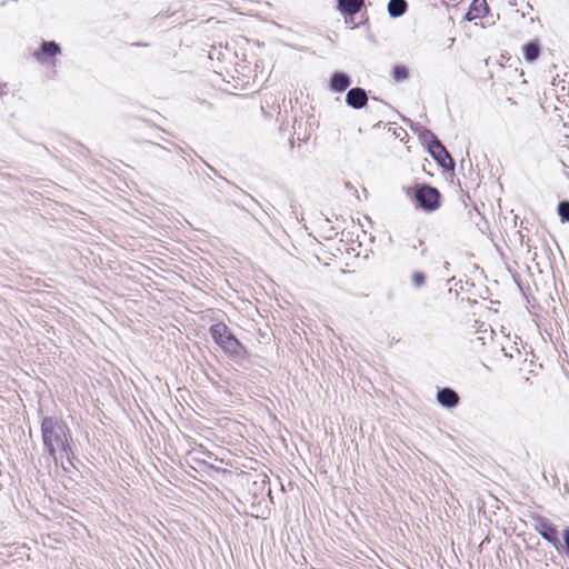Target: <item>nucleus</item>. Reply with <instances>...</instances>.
I'll list each match as a JSON object with an SVG mask.
<instances>
[{"label": "nucleus", "instance_id": "nucleus-12", "mask_svg": "<svg viewBox=\"0 0 569 569\" xmlns=\"http://www.w3.org/2000/svg\"><path fill=\"white\" fill-rule=\"evenodd\" d=\"M407 10L406 0H390L388 3V13L392 18L401 17Z\"/></svg>", "mask_w": 569, "mask_h": 569}, {"label": "nucleus", "instance_id": "nucleus-8", "mask_svg": "<svg viewBox=\"0 0 569 569\" xmlns=\"http://www.w3.org/2000/svg\"><path fill=\"white\" fill-rule=\"evenodd\" d=\"M437 400L445 408H455L459 402V397L455 390L442 388L437 392Z\"/></svg>", "mask_w": 569, "mask_h": 569}, {"label": "nucleus", "instance_id": "nucleus-9", "mask_svg": "<svg viewBox=\"0 0 569 569\" xmlns=\"http://www.w3.org/2000/svg\"><path fill=\"white\" fill-rule=\"evenodd\" d=\"M351 83L349 76L342 72H335L330 78V89L335 92L345 91Z\"/></svg>", "mask_w": 569, "mask_h": 569}, {"label": "nucleus", "instance_id": "nucleus-13", "mask_svg": "<svg viewBox=\"0 0 569 569\" xmlns=\"http://www.w3.org/2000/svg\"><path fill=\"white\" fill-rule=\"evenodd\" d=\"M487 10L486 0H473L470 11L467 13L468 20L479 18Z\"/></svg>", "mask_w": 569, "mask_h": 569}, {"label": "nucleus", "instance_id": "nucleus-11", "mask_svg": "<svg viewBox=\"0 0 569 569\" xmlns=\"http://www.w3.org/2000/svg\"><path fill=\"white\" fill-rule=\"evenodd\" d=\"M340 10L349 16H353L361 10L363 0H338Z\"/></svg>", "mask_w": 569, "mask_h": 569}, {"label": "nucleus", "instance_id": "nucleus-6", "mask_svg": "<svg viewBox=\"0 0 569 569\" xmlns=\"http://www.w3.org/2000/svg\"><path fill=\"white\" fill-rule=\"evenodd\" d=\"M430 152L441 167L453 168L455 163L451 156L439 141L433 143L430 148Z\"/></svg>", "mask_w": 569, "mask_h": 569}, {"label": "nucleus", "instance_id": "nucleus-14", "mask_svg": "<svg viewBox=\"0 0 569 569\" xmlns=\"http://www.w3.org/2000/svg\"><path fill=\"white\" fill-rule=\"evenodd\" d=\"M558 213L562 221H569V201H561L558 204Z\"/></svg>", "mask_w": 569, "mask_h": 569}, {"label": "nucleus", "instance_id": "nucleus-17", "mask_svg": "<svg viewBox=\"0 0 569 569\" xmlns=\"http://www.w3.org/2000/svg\"><path fill=\"white\" fill-rule=\"evenodd\" d=\"M563 540H565V543L569 550V528L565 529L563 530Z\"/></svg>", "mask_w": 569, "mask_h": 569}, {"label": "nucleus", "instance_id": "nucleus-5", "mask_svg": "<svg viewBox=\"0 0 569 569\" xmlns=\"http://www.w3.org/2000/svg\"><path fill=\"white\" fill-rule=\"evenodd\" d=\"M368 96L365 89L356 87L350 89L346 96V103L353 109H361L367 104Z\"/></svg>", "mask_w": 569, "mask_h": 569}, {"label": "nucleus", "instance_id": "nucleus-3", "mask_svg": "<svg viewBox=\"0 0 569 569\" xmlns=\"http://www.w3.org/2000/svg\"><path fill=\"white\" fill-rule=\"evenodd\" d=\"M415 199L426 211H433L439 207V191L428 184L418 186L415 191Z\"/></svg>", "mask_w": 569, "mask_h": 569}, {"label": "nucleus", "instance_id": "nucleus-1", "mask_svg": "<svg viewBox=\"0 0 569 569\" xmlns=\"http://www.w3.org/2000/svg\"><path fill=\"white\" fill-rule=\"evenodd\" d=\"M41 436L44 451L56 467L68 470L72 466L71 433L67 423L56 417H44L41 422Z\"/></svg>", "mask_w": 569, "mask_h": 569}, {"label": "nucleus", "instance_id": "nucleus-4", "mask_svg": "<svg viewBox=\"0 0 569 569\" xmlns=\"http://www.w3.org/2000/svg\"><path fill=\"white\" fill-rule=\"evenodd\" d=\"M535 528L545 540L552 543L553 546L558 545L559 540L557 536V530L547 518H537Z\"/></svg>", "mask_w": 569, "mask_h": 569}, {"label": "nucleus", "instance_id": "nucleus-15", "mask_svg": "<svg viewBox=\"0 0 569 569\" xmlns=\"http://www.w3.org/2000/svg\"><path fill=\"white\" fill-rule=\"evenodd\" d=\"M393 78L397 80V81H401V80H405L408 78V70L406 67L403 66H397L395 69H393Z\"/></svg>", "mask_w": 569, "mask_h": 569}, {"label": "nucleus", "instance_id": "nucleus-10", "mask_svg": "<svg viewBox=\"0 0 569 569\" xmlns=\"http://www.w3.org/2000/svg\"><path fill=\"white\" fill-rule=\"evenodd\" d=\"M523 58L527 62H535L540 54V47L537 40L530 41L522 47Z\"/></svg>", "mask_w": 569, "mask_h": 569}, {"label": "nucleus", "instance_id": "nucleus-16", "mask_svg": "<svg viewBox=\"0 0 569 569\" xmlns=\"http://www.w3.org/2000/svg\"><path fill=\"white\" fill-rule=\"evenodd\" d=\"M411 279H412V283H413V284H415V287H417V288L422 287V286L425 284V282H426V277H425V274H423L422 272H420V271H416V272H413V273H412Z\"/></svg>", "mask_w": 569, "mask_h": 569}, {"label": "nucleus", "instance_id": "nucleus-2", "mask_svg": "<svg viewBox=\"0 0 569 569\" xmlns=\"http://www.w3.org/2000/svg\"><path fill=\"white\" fill-rule=\"evenodd\" d=\"M213 340L223 349L224 352L234 358H242L246 353L244 347L231 333L224 323H216L210 328Z\"/></svg>", "mask_w": 569, "mask_h": 569}, {"label": "nucleus", "instance_id": "nucleus-7", "mask_svg": "<svg viewBox=\"0 0 569 569\" xmlns=\"http://www.w3.org/2000/svg\"><path fill=\"white\" fill-rule=\"evenodd\" d=\"M61 52L60 46L54 41H42L40 51L34 53L39 62H44L46 58L54 57Z\"/></svg>", "mask_w": 569, "mask_h": 569}]
</instances>
